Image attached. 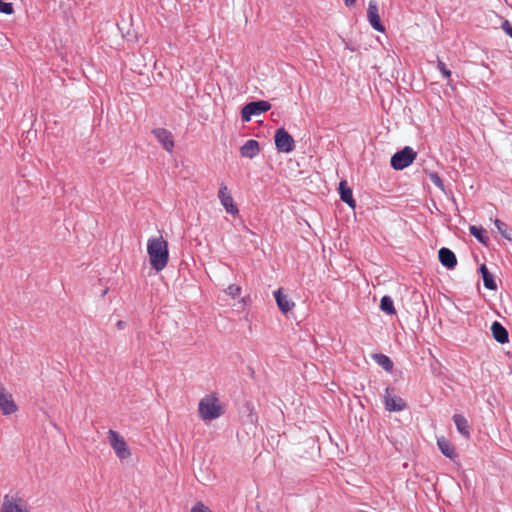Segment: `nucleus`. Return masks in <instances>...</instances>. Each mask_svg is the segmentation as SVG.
I'll return each instance as SVG.
<instances>
[{
	"mask_svg": "<svg viewBox=\"0 0 512 512\" xmlns=\"http://www.w3.org/2000/svg\"><path fill=\"white\" fill-rule=\"evenodd\" d=\"M147 253L151 267L162 271L169 261L168 242L162 236L150 237L147 241Z\"/></svg>",
	"mask_w": 512,
	"mask_h": 512,
	"instance_id": "1",
	"label": "nucleus"
},
{
	"mask_svg": "<svg viewBox=\"0 0 512 512\" xmlns=\"http://www.w3.org/2000/svg\"><path fill=\"white\" fill-rule=\"evenodd\" d=\"M199 416L204 421L219 418L223 414V408L216 394L204 396L198 404Z\"/></svg>",
	"mask_w": 512,
	"mask_h": 512,
	"instance_id": "2",
	"label": "nucleus"
},
{
	"mask_svg": "<svg viewBox=\"0 0 512 512\" xmlns=\"http://www.w3.org/2000/svg\"><path fill=\"white\" fill-rule=\"evenodd\" d=\"M0 512H30V509L18 492H9L3 496Z\"/></svg>",
	"mask_w": 512,
	"mask_h": 512,
	"instance_id": "3",
	"label": "nucleus"
},
{
	"mask_svg": "<svg viewBox=\"0 0 512 512\" xmlns=\"http://www.w3.org/2000/svg\"><path fill=\"white\" fill-rule=\"evenodd\" d=\"M416 156L417 153L411 147L406 146L391 157L390 163L393 169L403 170L415 160Z\"/></svg>",
	"mask_w": 512,
	"mask_h": 512,
	"instance_id": "4",
	"label": "nucleus"
},
{
	"mask_svg": "<svg viewBox=\"0 0 512 512\" xmlns=\"http://www.w3.org/2000/svg\"><path fill=\"white\" fill-rule=\"evenodd\" d=\"M271 104L268 101L259 100L246 104L241 110V117L244 122H249L253 116L261 115L270 110Z\"/></svg>",
	"mask_w": 512,
	"mask_h": 512,
	"instance_id": "5",
	"label": "nucleus"
},
{
	"mask_svg": "<svg viewBox=\"0 0 512 512\" xmlns=\"http://www.w3.org/2000/svg\"><path fill=\"white\" fill-rule=\"evenodd\" d=\"M108 438H109L110 445L113 448V450L118 458L123 460V459H127L130 457V455H131L130 450H129L124 438L121 437L118 432H116L114 430H109Z\"/></svg>",
	"mask_w": 512,
	"mask_h": 512,
	"instance_id": "6",
	"label": "nucleus"
},
{
	"mask_svg": "<svg viewBox=\"0 0 512 512\" xmlns=\"http://www.w3.org/2000/svg\"><path fill=\"white\" fill-rule=\"evenodd\" d=\"M274 140L279 152L290 153L295 148L293 137L284 128L276 130Z\"/></svg>",
	"mask_w": 512,
	"mask_h": 512,
	"instance_id": "7",
	"label": "nucleus"
},
{
	"mask_svg": "<svg viewBox=\"0 0 512 512\" xmlns=\"http://www.w3.org/2000/svg\"><path fill=\"white\" fill-rule=\"evenodd\" d=\"M367 19L374 30L382 33L385 31V27L380 20L378 3L376 0L369 1Z\"/></svg>",
	"mask_w": 512,
	"mask_h": 512,
	"instance_id": "8",
	"label": "nucleus"
},
{
	"mask_svg": "<svg viewBox=\"0 0 512 512\" xmlns=\"http://www.w3.org/2000/svg\"><path fill=\"white\" fill-rule=\"evenodd\" d=\"M218 198L227 213L235 215L239 212L237 206L234 204L233 197L230 195L226 185L222 184L220 186L218 191Z\"/></svg>",
	"mask_w": 512,
	"mask_h": 512,
	"instance_id": "9",
	"label": "nucleus"
},
{
	"mask_svg": "<svg viewBox=\"0 0 512 512\" xmlns=\"http://www.w3.org/2000/svg\"><path fill=\"white\" fill-rule=\"evenodd\" d=\"M391 391L392 390L389 387H387L385 390V397H384L385 408L388 411L403 410L406 406L405 401L401 397L393 395L391 393Z\"/></svg>",
	"mask_w": 512,
	"mask_h": 512,
	"instance_id": "10",
	"label": "nucleus"
},
{
	"mask_svg": "<svg viewBox=\"0 0 512 512\" xmlns=\"http://www.w3.org/2000/svg\"><path fill=\"white\" fill-rule=\"evenodd\" d=\"M0 410L4 415H10L17 410L11 394L7 393L5 388L0 384Z\"/></svg>",
	"mask_w": 512,
	"mask_h": 512,
	"instance_id": "11",
	"label": "nucleus"
},
{
	"mask_svg": "<svg viewBox=\"0 0 512 512\" xmlns=\"http://www.w3.org/2000/svg\"><path fill=\"white\" fill-rule=\"evenodd\" d=\"M154 136L157 138V140L162 144L163 148L168 151L172 152L174 148V140L172 133L164 128H156L152 131Z\"/></svg>",
	"mask_w": 512,
	"mask_h": 512,
	"instance_id": "12",
	"label": "nucleus"
},
{
	"mask_svg": "<svg viewBox=\"0 0 512 512\" xmlns=\"http://www.w3.org/2000/svg\"><path fill=\"white\" fill-rule=\"evenodd\" d=\"M438 256L440 263L448 269H454L457 265L456 255L449 248L442 247L438 252Z\"/></svg>",
	"mask_w": 512,
	"mask_h": 512,
	"instance_id": "13",
	"label": "nucleus"
},
{
	"mask_svg": "<svg viewBox=\"0 0 512 512\" xmlns=\"http://www.w3.org/2000/svg\"><path fill=\"white\" fill-rule=\"evenodd\" d=\"M274 298L276 300V303L279 307V309L283 313H287L292 310V308L295 306L294 302L289 299V297L282 292L281 289H278L274 292Z\"/></svg>",
	"mask_w": 512,
	"mask_h": 512,
	"instance_id": "14",
	"label": "nucleus"
},
{
	"mask_svg": "<svg viewBox=\"0 0 512 512\" xmlns=\"http://www.w3.org/2000/svg\"><path fill=\"white\" fill-rule=\"evenodd\" d=\"M491 332L494 339L501 343H507L509 341V335L506 328L498 321H494L491 325Z\"/></svg>",
	"mask_w": 512,
	"mask_h": 512,
	"instance_id": "15",
	"label": "nucleus"
},
{
	"mask_svg": "<svg viewBox=\"0 0 512 512\" xmlns=\"http://www.w3.org/2000/svg\"><path fill=\"white\" fill-rule=\"evenodd\" d=\"M241 155L246 158H254L260 152L259 143L256 140H247L240 149Z\"/></svg>",
	"mask_w": 512,
	"mask_h": 512,
	"instance_id": "16",
	"label": "nucleus"
},
{
	"mask_svg": "<svg viewBox=\"0 0 512 512\" xmlns=\"http://www.w3.org/2000/svg\"><path fill=\"white\" fill-rule=\"evenodd\" d=\"M339 193L341 200L345 202L349 207L354 208L356 206V202L353 199L352 190L345 180L339 183Z\"/></svg>",
	"mask_w": 512,
	"mask_h": 512,
	"instance_id": "17",
	"label": "nucleus"
},
{
	"mask_svg": "<svg viewBox=\"0 0 512 512\" xmlns=\"http://www.w3.org/2000/svg\"><path fill=\"white\" fill-rule=\"evenodd\" d=\"M454 424L458 430V432L463 435L465 438L470 437V426L466 418L461 414H455L453 416Z\"/></svg>",
	"mask_w": 512,
	"mask_h": 512,
	"instance_id": "18",
	"label": "nucleus"
},
{
	"mask_svg": "<svg viewBox=\"0 0 512 512\" xmlns=\"http://www.w3.org/2000/svg\"><path fill=\"white\" fill-rule=\"evenodd\" d=\"M437 446L439 450L448 458H454L456 456L454 447L452 444L445 439L444 437H440L437 439Z\"/></svg>",
	"mask_w": 512,
	"mask_h": 512,
	"instance_id": "19",
	"label": "nucleus"
},
{
	"mask_svg": "<svg viewBox=\"0 0 512 512\" xmlns=\"http://www.w3.org/2000/svg\"><path fill=\"white\" fill-rule=\"evenodd\" d=\"M480 272L482 274L484 286L489 290H496L497 284L485 265L480 267Z\"/></svg>",
	"mask_w": 512,
	"mask_h": 512,
	"instance_id": "20",
	"label": "nucleus"
},
{
	"mask_svg": "<svg viewBox=\"0 0 512 512\" xmlns=\"http://www.w3.org/2000/svg\"><path fill=\"white\" fill-rule=\"evenodd\" d=\"M373 359L384 370H386L388 372L392 371V369H393V362H392V360L388 356H386L384 354H381V353H378V354H374L373 355Z\"/></svg>",
	"mask_w": 512,
	"mask_h": 512,
	"instance_id": "21",
	"label": "nucleus"
},
{
	"mask_svg": "<svg viewBox=\"0 0 512 512\" xmlns=\"http://www.w3.org/2000/svg\"><path fill=\"white\" fill-rule=\"evenodd\" d=\"M380 308L388 315H394L396 313L393 300L390 296H383L381 298Z\"/></svg>",
	"mask_w": 512,
	"mask_h": 512,
	"instance_id": "22",
	"label": "nucleus"
},
{
	"mask_svg": "<svg viewBox=\"0 0 512 512\" xmlns=\"http://www.w3.org/2000/svg\"><path fill=\"white\" fill-rule=\"evenodd\" d=\"M469 231H470V234L472 236H474L479 242L486 243V240L488 238L485 236V233H486L485 229H483L482 227L471 225L469 227Z\"/></svg>",
	"mask_w": 512,
	"mask_h": 512,
	"instance_id": "23",
	"label": "nucleus"
},
{
	"mask_svg": "<svg viewBox=\"0 0 512 512\" xmlns=\"http://www.w3.org/2000/svg\"><path fill=\"white\" fill-rule=\"evenodd\" d=\"M494 224H495L498 232L502 235V237H504L507 240H512V237H511L510 233L508 232V227L503 221L496 219L494 221Z\"/></svg>",
	"mask_w": 512,
	"mask_h": 512,
	"instance_id": "24",
	"label": "nucleus"
},
{
	"mask_svg": "<svg viewBox=\"0 0 512 512\" xmlns=\"http://www.w3.org/2000/svg\"><path fill=\"white\" fill-rule=\"evenodd\" d=\"M437 69L440 71V73L442 74L443 78L445 79H450L451 77V71L447 68L446 64L438 59L437 60Z\"/></svg>",
	"mask_w": 512,
	"mask_h": 512,
	"instance_id": "25",
	"label": "nucleus"
},
{
	"mask_svg": "<svg viewBox=\"0 0 512 512\" xmlns=\"http://www.w3.org/2000/svg\"><path fill=\"white\" fill-rule=\"evenodd\" d=\"M241 291H242L241 287L236 284L229 285L227 287V289L225 290L226 294L231 296L232 298L238 297L241 294Z\"/></svg>",
	"mask_w": 512,
	"mask_h": 512,
	"instance_id": "26",
	"label": "nucleus"
},
{
	"mask_svg": "<svg viewBox=\"0 0 512 512\" xmlns=\"http://www.w3.org/2000/svg\"><path fill=\"white\" fill-rule=\"evenodd\" d=\"M431 182L437 186L438 188H440L441 190H444V184H443V181L441 179V177L437 174V173H431L430 176H429Z\"/></svg>",
	"mask_w": 512,
	"mask_h": 512,
	"instance_id": "27",
	"label": "nucleus"
},
{
	"mask_svg": "<svg viewBox=\"0 0 512 512\" xmlns=\"http://www.w3.org/2000/svg\"><path fill=\"white\" fill-rule=\"evenodd\" d=\"M0 12L10 15L13 13V6L11 3L0 0Z\"/></svg>",
	"mask_w": 512,
	"mask_h": 512,
	"instance_id": "28",
	"label": "nucleus"
},
{
	"mask_svg": "<svg viewBox=\"0 0 512 512\" xmlns=\"http://www.w3.org/2000/svg\"><path fill=\"white\" fill-rule=\"evenodd\" d=\"M190 512H212L209 507L204 505L202 502H197L192 506Z\"/></svg>",
	"mask_w": 512,
	"mask_h": 512,
	"instance_id": "29",
	"label": "nucleus"
},
{
	"mask_svg": "<svg viewBox=\"0 0 512 512\" xmlns=\"http://www.w3.org/2000/svg\"><path fill=\"white\" fill-rule=\"evenodd\" d=\"M502 29L512 38V24L509 21L506 20L502 24Z\"/></svg>",
	"mask_w": 512,
	"mask_h": 512,
	"instance_id": "30",
	"label": "nucleus"
},
{
	"mask_svg": "<svg viewBox=\"0 0 512 512\" xmlns=\"http://www.w3.org/2000/svg\"><path fill=\"white\" fill-rule=\"evenodd\" d=\"M116 326H117V328H118L119 330H121V329H124V328H125L126 323H125L124 321H122V320H119V321L117 322Z\"/></svg>",
	"mask_w": 512,
	"mask_h": 512,
	"instance_id": "31",
	"label": "nucleus"
},
{
	"mask_svg": "<svg viewBox=\"0 0 512 512\" xmlns=\"http://www.w3.org/2000/svg\"><path fill=\"white\" fill-rule=\"evenodd\" d=\"M344 2L347 6H352L355 4L356 0H344Z\"/></svg>",
	"mask_w": 512,
	"mask_h": 512,
	"instance_id": "32",
	"label": "nucleus"
}]
</instances>
